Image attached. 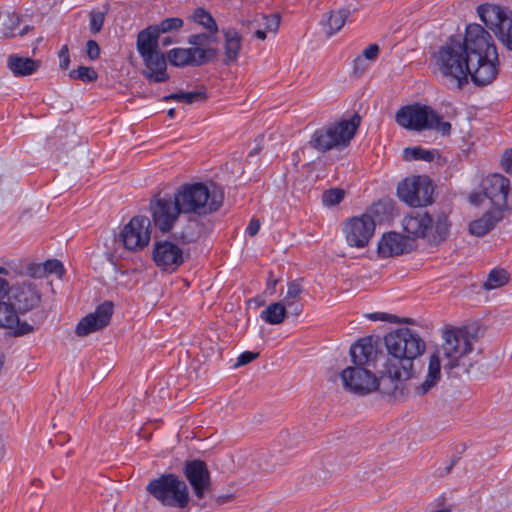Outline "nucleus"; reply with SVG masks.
Returning a JSON list of instances; mask_svg holds the SVG:
<instances>
[{
	"label": "nucleus",
	"instance_id": "nucleus-41",
	"mask_svg": "<svg viewBox=\"0 0 512 512\" xmlns=\"http://www.w3.org/2000/svg\"><path fill=\"white\" fill-rule=\"evenodd\" d=\"M104 23V14L102 12H92L90 14L89 26L93 33H98Z\"/></svg>",
	"mask_w": 512,
	"mask_h": 512
},
{
	"label": "nucleus",
	"instance_id": "nucleus-43",
	"mask_svg": "<svg viewBox=\"0 0 512 512\" xmlns=\"http://www.w3.org/2000/svg\"><path fill=\"white\" fill-rule=\"evenodd\" d=\"M501 167L507 173L512 174V148L504 151L501 157Z\"/></svg>",
	"mask_w": 512,
	"mask_h": 512
},
{
	"label": "nucleus",
	"instance_id": "nucleus-48",
	"mask_svg": "<svg viewBox=\"0 0 512 512\" xmlns=\"http://www.w3.org/2000/svg\"><path fill=\"white\" fill-rule=\"evenodd\" d=\"M260 226L261 224L259 220L251 219L246 228V233L249 234L250 236H255L258 233Z\"/></svg>",
	"mask_w": 512,
	"mask_h": 512
},
{
	"label": "nucleus",
	"instance_id": "nucleus-35",
	"mask_svg": "<svg viewBox=\"0 0 512 512\" xmlns=\"http://www.w3.org/2000/svg\"><path fill=\"white\" fill-rule=\"evenodd\" d=\"M69 77L84 83H91L98 78V74L92 67L79 66L77 69L69 72Z\"/></svg>",
	"mask_w": 512,
	"mask_h": 512
},
{
	"label": "nucleus",
	"instance_id": "nucleus-40",
	"mask_svg": "<svg viewBox=\"0 0 512 512\" xmlns=\"http://www.w3.org/2000/svg\"><path fill=\"white\" fill-rule=\"evenodd\" d=\"M43 267L46 273L54 274L58 278H61L65 271L62 263L55 259L46 261Z\"/></svg>",
	"mask_w": 512,
	"mask_h": 512
},
{
	"label": "nucleus",
	"instance_id": "nucleus-13",
	"mask_svg": "<svg viewBox=\"0 0 512 512\" xmlns=\"http://www.w3.org/2000/svg\"><path fill=\"white\" fill-rule=\"evenodd\" d=\"M482 22L492 30L499 41L512 51V15L502 7L494 4H483L478 7Z\"/></svg>",
	"mask_w": 512,
	"mask_h": 512
},
{
	"label": "nucleus",
	"instance_id": "nucleus-12",
	"mask_svg": "<svg viewBox=\"0 0 512 512\" xmlns=\"http://www.w3.org/2000/svg\"><path fill=\"white\" fill-rule=\"evenodd\" d=\"M147 489L164 505L183 508L188 503L186 484L172 474L151 481Z\"/></svg>",
	"mask_w": 512,
	"mask_h": 512
},
{
	"label": "nucleus",
	"instance_id": "nucleus-45",
	"mask_svg": "<svg viewBox=\"0 0 512 512\" xmlns=\"http://www.w3.org/2000/svg\"><path fill=\"white\" fill-rule=\"evenodd\" d=\"M257 356H258V353L251 352V351H245L239 355L236 366L246 365V364L252 362L254 359H256Z\"/></svg>",
	"mask_w": 512,
	"mask_h": 512
},
{
	"label": "nucleus",
	"instance_id": "nucleus-9",
	"mask_svg": "<svg viewBox=\"0 0 512 512\" xmlns=\"http://www.w3.org/2000/svg\"><path fill=\"white\" fill-rule=\"evenodd\" d=\"M343 388L354 394L365 395L377 390L390 393L393 390H386L389 387V379L383 373L382 377L376 376L366 366H348L340 373Z\"/></svg>",
	"mask_w": 512,
	"mask_h": 512
},
{
	"label": "nucleus",
	"instance_id": "nucleus-46",
	"mask_svg": "<svg viewBox=\"0 0 512 512\" xmlns=\"http://www.w3.org/2000/svg\"><path fill=\"white\" fill-rule=\"evenodd\" d=\"M5 269L0 268V273H4ZM9 285L5 278L0 276V300L8 299Z\"/></svg>",
	"mask_w": 512,
	"mask_h": 512
},
{
	"label": "nucleus",
	"instance_id": "nucleus-5",
	"mask_svg": "<svg viewBox=\"0 0 512 512\" xmlns=\"http://www.w3.org/2000/svg\"><path fill=\"white\" fill-rule=\"evenodd\" d=\"M395 120L399 126L418 132L434 130L443 136H448L452 130L451 124L432 107L420 103L401 107L395 115Z\"/></svg>",
	"mask_w": 512,
	"mask_h": 512
},
{
	"label": "nucleus",
	"instance_id": "nucleus-1",
	"mask_svg": "<svg viewBox=\"0 0 512 512\" xmlns=\"http://www.w3.org/2000/svg\"><path fill=\"white\" fill-rule=\"evenodd\" d=\"M431 69L449 89L461 90L469 82L487 86L499 73L494 40L482 26L470 24L463 39H450L438 47L431 56Z\"/></svg>",
	"mask_w": 512,
	"mask_h": 512
},
{
	"label": "nucleus",
	"instance_id": "nucleus-37",
	"mask_svg": "<svg viewBox=\"0 0 512 512\" xmlns=\"http://www.w3.org/2000/svg\"><path fill=\"white\" fill-rule=\"evenodd\" d=\"M342 189L334 188L323 193L322 201L325 206L331 207L339 204L344 198Z\"/></svg>",
	"mask_w": 512,
	"mask_h": 512
},
{
	"label": "nucleus",
	"instance_id": "nucleus-31",
	"mask_svg": "<svg viewBox=\"0 0 512 512\" xmlns=\"http://www.w3.org/2000/svg\"><path fill=\"white\" fill-rule=\"evenodd\" d=\"M225 35V55L228 61H234L240 52L241 42L238 32L227 30Z\"/></svg>",
	"mask_w": 512,
	"mask_h": 512
},
{
	"label": "nucleus",
	"instance_id": "nucleus-32",
	"mask_svg": "<svg viewBox=\"0 0 512 512\" xmlns=\"http://www.w3.org/2000/svg\"><path fill=\"white\" fill-rule=\"evenodd\" d=\"M509 281V273L502 268L492 269L486 281L484 282V288L486 290L498 289L505 286Z\"/></svg>",
	"mask_w": 512,
	"mask_h": 512
},
{
	"label": "nucleus",
	"instance_id": "nucleus-16",
	"mask_svg": "<svg viewBox=\"0 0 512 512\" xmlns=\"http://www.w3.org/2000/svg\"><path fill=\"white\" fill-rule=\"evenodd\" d=\"M151 224L146 216L133 217L122 229L120 240L131 251L142 250L150 242Z\"/></svg>",
	"mask_w": 512,
	"mask_h": 512
},
{
	"label": "nucleus",
	"instance_id": "nucleus-8",
	"mask_svg": "<svg viewBox=\"0 0 512 512\" xmlns=\"http://www.w3.org/2000/svg\"><path fill=\"white\" fill-rule=\"evenodd\" d=\"M360 121V117L356 114L349 119L336 121L315 131L310 144L319 151L345 147L355 136Z\"/></svg>",
	"mask_w": 512,
	"mask_h": 512
},
{
	"label": "nucleus",
	"instance_id": "nucleus-51",
	"mask_svg": "<svg viewBox=\"0 0 512 512\" xmlns=\"http://www.w3.org/2000/svg\"><path fill=\"white\" fill-rule=\"evenodd\" d=\"M4 362L5 358L3 353H0V375L2 374L3 368H4Z\"/></svg>",
	"mask_w": 512,
	"mask_h": 512
},
{
	"label": "nucleus",
	"instance_id": "nucleus-20",
	"mask_svg": "<svg viewBox=\"0 0 512 512\" xmlns=\"http://www.w3.org/2000/svg\"><path fill=\"white\" fill-rule=\"evenodd\" d=\"M113 305L110 302H104L99 305L93 313L85 316L76 326L78 336H86L105 327L112 316Z\"/></svg>",
	"mask_w": 512,
	"mask_h": 512
},
{
	"label": "nucleus",
	"instance_id": "nucleus-21",
	"mask_svg": "<svg viewBox=\"0 0 512 512\" xmlns=\"http://www.w3.org/2000/svg\"><path fill=\"white\" fill-rule=\"evenodd\" d=\"M413 248L412 242L397 232L382 234L377 242V253L381 258H388L409 252Z\"/></svg>",
	"mask_w": 512,
	"mask_h": 512
},
{
	"label": "nucleus",
	"instance_id": "nucleus-34",
	"mask_svg": "<svg viewBox=\"0 0 512 512\" xmlns=\"http://www.w3.org/2000/svg\"><path fill=\"white\" fill-rule=\"evenodd\" d=\"M346 11H336L332 12L327 19L326 23V32L329 35H333L338 32L345 24L347 19Z\"/></svg>",
	"mask_w": 512,
	"mask_h": 512
},
{
	"label": "nucleus",
	"instance_id": "nucleus-25",
	"mask_svg": "<svg viewBox=\"0 0 512 512\" xmlns=\"http://www.w3.org/2000/svg\"><path fill=\"white\" fill-rule=\"evenodd\" d=\"M183 26V20L178 17L166 18L158 24L150 25L141 30L137 37L147 40L148 38L154 43L159 44V37L161 34L178 30Z\"/></svg>",
	"mask_w": 512,
	"mask_h": 512
},
{
	"label": "nucleus",
	"instance_id": "nucleus-17",
	"mask_svg": "<svg viewBox=\"0 0 512 512\" xmlns=\"http://www.w3.org/2000/svg\"><path fill=\"white\" fill-rule=\"evenodd\" d=\"M150 212L155 226L163 233L171 231L182 213L177 198L157 199L150 204Z\"/></svg>",
	"mask_w": 512,
	"mask_h": 512
},
{
	"label": "nucleus",
	"instance_id": "nucleus-38",
	"mask_svg": "<svg viewBox=\"0 0 512 512\" xmlns=\"http://www.w3.org/2000/svg\"><path fill=\"white\" fill-rule=\"evenodd\" d=\"M302 291V286L299 283L291 282L288 285L287 293L284 297V303L286 304V306H292L293 301L301 295Z\"/></svg>",
	"mask_w": 512,
	"mask_h": 512
},
{
	"label": "nucleus",
	"instance_id": "nucleus-2",
	"mask_svg": "<svg viewBox=\"0 0 512 512\" xmlns=\"http://www.w3.org/2000/svg\"><path fill=\"white\" fill-rule=\"evenodd\" d=\"M476 338L466 328L451 327L442 332V343L429 351L426 357V374L418 386L425 394L433 389L442 378V371L465 367L474 351Z\"/></svg>",
	"mask_w": 512,
	"mask_h": 512
},
{
	"label": "nucleus",
	"instance_id": "nucleus-36",
	"mask_svg": "<svg viewBox=\"0 0 512 512\" xmlns=\"http://www.w3.org/2000/svg\"><path fill=\"white\" fill-rule=\"evenodd\" d=\"M169 98L177 102L192 104L204 101L206 99V94L203 91L177 92L169 96Z\"/></svg>",
	"mask_w": 512,
	"mask_h": 512
},
{
	"label": "nucleus",
	"instance_id": "nucleus-23",
	"mask_svg": "<svg viewBox=\"0 0 512 512\" xmlns=\"http://www.w3.org/2000/svg\"><path fill=\"white\" fill-rule=\"evenodd\" d=\"M185 475L195 495L198 498H202L210 485V477L206 464L198 460L187 463Z\"/></svg>",
	"mask_w": 512,
	"mask_h": 512
},
{
	"label": "nucleus",
	"instance_id": "nucleus-29",
	"mask_svg": "<svg viewBox=\"0 0 512 512\" xmlns=\"http://www.w3.org/2000/svg\"><path fill=\"white\" fill-rule=\"evenodd\" d=\"M286 307V304L281 302L271 303L261 312L260 317L268 324H281L286 317Z\"/></svg>",
	"mask_w": 512,
	"mask_h": 512
},
{
	"label": "nucleus",
	"instance_id": "nucleus-3",
	"mask_svg": "<svg viewBox=\"0 0 512 512\" xmlns=\"http://www.w3.org/2000/svg\"><path fill=\"white\" fill-rule=\"evenodd\" d=\"M387 359L383 373L389 379L386 390H395L398 385L412 376L413 361L425 351V342L408 328H400L384 337Z\"/></svg>",
	"mask_w": 512,
	"mask_h": 512
},
{
	"label": "nucleus",
	"instance_id": "nucleus-42",
	"mask_svg": "<svg viewBox=\"0 0 512 512\" xmlns=\"http://www.w3.org/2000/svg\"><path fill=\"white\" fill-rule=\"evenodd\" d=\"M378 54H379L378 45L370 44L363 50L362 54H360L359 56L364 58L366 61H369L372 63L377 59Z\"/></svg>",
	"mask_w": 512,
	"mask_h": 512
},
{
	"label": "nucleus",
	"instance_id": "nucleus-7",
	"mask_svg": "<svg viewBox=\"0 0 512 512\" xmlns=\"http://www.w3.org/2000/svg\"><path fill=\"white\" fill-rule=\"evenodd\" d=\"M482 194L472 192L468 195V202L480 206L488 199L492 208L504 213L512 210V188L508 178L499 173H491L480 181Z\"/></svg>",
	"mask_w": 512,
	"mask_h": 512
},
{
	"label": "nucleus",
	"instance_id": "nucleus-27",
	"mask_svg": "<svg viewBox=\"0 0 512 512\" xmlns=\"http://www.w3.org/2000/svg\"><path fill=\"white\" fill-rule=\"evenodd\" d=\"M374 353L375 348L368 339H361L350 347V356L354 365L365 366Z\"/></svg>",
	"mask_w": 512,
	"mask_h": 512
},
{
	"label": "nucleus",
	"instance_id": "nucleus-18",
	"mask_svg": "<svg viewBox=\"0 0 512 512\" xmlns=\"http://www.w3.org/2000/svg\"><path fill=\"white\" fill-rule=\"evenodd\" d=\"M166 56L168 62L175 67L197 66L213 59L215 50L200 47H176L170 49Z\"/></svg>",
	"mask_w": 512,
	"mask_h": 512
},
{
	"label": "nucleus",
	"instance_id": "nucleus-33",
	"mask_svg": "<svg viewBox=\"0 0 512 512\" xmlns=\"http://www.w3.org/2000/svg\"><path fill=\"white\" fill-rule=\"evenodd\" d=\"M191 19L201 25L203 28L207 29L209 32H216L217 31V25L212 18V16L205 11L203 8H197L193 14L191 15Z\"/></svg>",
	"mask_w": 512,
	"mask_h": 512
},
{
	"label": "nucleus",
	"instance_id": "nucleus-39",
	"mask_svg": "<svg viewBox=\"0 0 512 512\" xmlns=\"http://www.w3.org/2000/svg\"><path fill=\"white\" fill-rule=\"evenodd\" d=\"M364 317L370 321H382L389 323H399L400 320L396 315L389 314L386 312H372L364 314Z\"/></svg>",
	"mask_w": 512,
	"mask_h": 512
},
{
	"label": "nucleus",
	"instance_id": "nucleus-15",
	"mask_svg": "<svg viewBox=\"0 0 512 512\" xmlns=\"http://www.w3.org/2000/svg\"><path fill=\"white\" fill-rule=\"evenodd\" d=\"M375 226V221L369 214L348 219L343 226L347 244L358 249L366 247L374 235Z\"/></svg>",
	"mask_w": 512,
	"mask_h": 512
},
{
	"label": "nucleus",
	"instance_id": "nucleus-50",
	"mask_svg": "<svg viewBox=\"0 0 512 512\" xmlns=\"http://www.w3.org/2000/svg\"><path fill=\"white\" fill-rule=\"evenodd\" d=\"M206 38L207 37L205 35H191L188 38V43L193 46H197V45L201 44L203 39H206Z\"/></svg>",
	"mask_w": 512,
	"mask_h": 512
},
{
	"label": "nucleus",
	"instance_id": "nucleus-28",
	"mask_svg": "<svg viewBox=\"0 0 512 512\" xmlns=\"http://www.w3.org/2000/svg\"><path fill=\"white\" fill-rule=\"evenodd\" d=\"M255 24L256 37L260 40H264L268 33L276 34L279 28L280 18L278 14H272L269 16L263 15L255 20Z\"/></svg>",
	"mask_w": 512,
	"mask_h": 512
},
{
	"label": "nucleus",
	"instance_id": "nucleus-14",
	"mask_svg": "<svg viewBox=\"0 0 512 512\" xmlns=\"http://www.w3.org/2000/svg\"><path fill=\"white\" fill-rule=\"evenodd\" d=\"M187 256V251L176 240H160L152 248L153 262L159 270L167 273L175 272Z\"/></svg>",
	"mask_w": 512,
	"mask_h": 512
},
{
	"label": "nucleus",
	"instance_id": "nucleus-4",
	"mask_svg": "<svg viewBox=\"0 0 512 512\" xmlns=\"http://www.w3.org/2000/svg\"><path fill=\"white\" fill-rule=\"evenodd\" d=\"M182 213L207 215L219 209L222 191L214 184L194 183L180 187L174 194Z\"/></svg>",
	"mask_w": 512,
	"mask_h": 512
},
{
	"label": "nucleus",
	"instance_id": "nucleus-26",
	"mask_svg": "<svg viewBox=\"0 0 512 512\" xmlns=\"http://www.w3.org/2000/svg\"><path fill=\"white\" fill-rule=\"evenodd\" d=\"M40 65V61L18 54L10 55L7 58V67L16 77L32 75L39 69Z\"/></svg>",
	"mask_w": 512,
	"mask_h": 512
},
{
	"label": "nucleus",
	"instance_id": "nucleus-11",
	"mask_svg": "<svg viewBox=\"0 0 512 512\" xmlns=\"http://www.w3.org/2000/svg\"><path fill=\"white\" fill-rule=\"evenodd\" d=\"M434 184L428 176L415 175L402 180L397 195L410 207H426L433 202Z\"/></svg>",
	"mask_w": 512,
	"mask_h": 512
},
{
	"label": "nucleus",
	"instance_id": "nucleus-22",
	"mask_svg": "<svg viewBox=\"0 0 512 512\" xmlns=\"http://www.w3.org/2000/svg\"><path fill=\"white\" fill-rule=\"evenodd\" d=\"M8 300L16 304L17 310L27 311L39 303L40 295L35 286L29 282H23L9 287Z\"/></svg>",
	"mask_w": 512,
	"mask_h": 512
},
{
	"label": "nucleus",
	"instance_id": "nucleus-24",
	"mask_svg": "<svg viewBox=\"0 0 512 512\" xmlns=\"http://www.w3.org/2000/svg\"><path fill=\"white\" fill-rule=\"evenodd\" d=\"M504 217V213L493 208L469 223V232L476 237H482L490 232Z\"/></svg>",
	"mask_w": 512,
	"mask_h": 512
},
{
	"label": "nucleus",
	"instance_id": "nucleus-6",
	"mask_svg": "<svg viewBox=\"0 0 512 512\" xmlns=\"http://www.w3.org/2000/svg\"><path fill=\"white\" fill-rule=\"evenodd\" d=\"M402 228L405 237L412 243L420 238L427 239L430 243H439L448 237L450 222L443 214L432 217L426 212H416L403 218Z\"/></svg>",
	"mask_w": 512,
	"mask_h": 512
},
{
	"label": "nucleus",
	"instance_id": "nucleus-19",
	"mask_svg": "<svg viewBox=\"0 0 512 512\" xmlns=\"http://www.w3.org/2000/svg\"><path fill=\"white\" fill-rule=\"evenodd\" d=\"M13 301L0 300V327L8 329L15 336H23L33 332L34 327L26 321H21Z\"/></svg>",
	"mask_w": 512,
	"mask_h": 512
},
{
	"label": "nucleus",
	"instance_id": "nucleus-30",
	"mask_svg": "<svg viewBox=\"0 0 512 512\" xmlns=\"http://www.w3.org/2000/svg\"><path fill=\"white\" fill-rule=\"evenodd\" d=\"M439 157V153L435 149H425L422 147L414 146L408 147L403 150V158L406 161L423 160L432 162Z\"/></svg>",
	"mask_w": 512,
	"mask_h": 512
},
{
	"label": "nucleus",
	"instance_id": "nucleus-53",
	"mask_svg": "<svg viewBox=\"0 0 512 512\" xmlns=\"http://www.w3.org/2000/svg\"><path fill=\"white\" fill-rule=\"evenodd\" d=\"M168 114H169V116H171V117H172V116L174 115V109H170V110L168 111Z\"/></svg>",
	"mask_w": 512,
	"mask_h": 512
},
{
	"label": "nucleus",
	"instance_id": "nucleus-10",
	"mask_svg": "<svg viewBox=\"0 0 512 512\" xmlns=\"http://www.w3.org/2000/svg\"><path fill=\"white\" fill-rule=\"evenodd\" d=\"M136 49L144 64V76L153 82L161 83L169 79L167 72V56L159 50V44L149 38L137 37Z\"/></svg>",
	"mask_w": 512,
	"mask_h": 512
},
{
	"label": "nucleus",
	"instance_id": "nucleus-49",
	"mask_svg": "<svg viewBox=\"0 0 512 512\" xmlns=\"http://www.w3.org/2000/svg\"><path fill=\"white\" fill-rule=\"evenodd\" d=\"M59 58H60V67L62 69H67L70 63L68 50L66 47H63L59 52Z\"/></svg>",
	"mask_w": 512,
	"mask_h": 512
},
{
	"label": "nucleus",
	"instance_id": "nucleus-44",
	"mask_svg": "<svg viewBox=\"0 0 512 512\" xmlns=\"http://www.w3.org/2000/svg\"><path fill=\"white\" fill-rule=\"evenodd\" d=\"M86 54L91 60H96L100 55L99 45L94 40L86 43Z\"/></svg>",
	"mask_w": 512,
	"mask_h": 512
},
{
	"label": "nucleus",
	"instance_id": "nucleus-52",
	"mask_svg": "<svg viewBox=\"0 0 512 512\" xmlns=\"http://www.w3.org/2000/svg\"><path fill=\"white\" fill-rule=\"evenodd\" d=\"M170 43H171V41L168 38L163 40L164 45H169Z\"/></svg>",
	"mask_w": 512,
	"mask_h": 512
},
{
	"label": "nucleus",
	"instance_id": "nucleus-47",
	"mask_svg": "<svg viewBox=\"0 0 512 512\" xmlns=\"http://www.w3.org/2000/svg\"><path fill=\"white\" fill-rule=\"evenodd\" d=\"M370 64L371 62L366 61L361 56H358L354 61V70L357 73H362L370 66Z\"/></svg>",
	"mask_w": 512,
	"mask_h": 512
}]
</instances>
